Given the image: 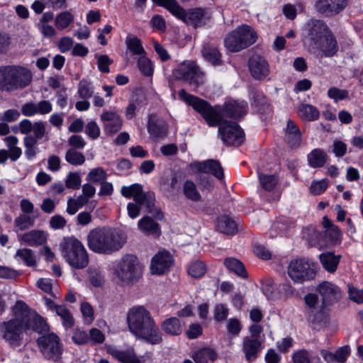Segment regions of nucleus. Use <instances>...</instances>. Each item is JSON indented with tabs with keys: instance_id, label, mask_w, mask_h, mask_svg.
<instances>
[{
	"instance_id": "obj_1",
	"label": "nucleus",
	"mask_w": 363,
	"mask_h": 363,
	"mask_svg": "<svg viewBox=\"0 0 363 363\" xmlns=\"http://www.w3.org/2000/svg\"><path fill=\"white\" fill-rule=\"evenodd\" d=\"M178 95L181 99L199 113L211 127H216L222 121H225V116L237 120L247 113V104L243 101H228L225 103L223 108H220L211 106L208 101L187 93L183 89L178 91Z\"/></svg>"
},
{
	"instance_id": "obj_2",
	"label": "nucleus",
	"mask_w": 363,
	"mask_h": 363,
	"mask_svg": "<svg viewBox=\"0 0 363 363\" xmlns=\"http://www.w3.org/2000/svg\"><path fill=\"white\" fill-rule=\"evenodd\" d=\"M126 321L130 332L137 338L151 345L162 341V334L149 311L143 306H133L127 313Z\"/></svg>"
},
{
	"instance_id": "obj_3",
	"label": "nucleus",
	"mask_w": 363,
	"mask_h": 363,
	"mask_svg": "<svg viewBox=\"0 0 363 363\" xmlns=\"http://www.w3.org/2000/svg\"><path fill=\"white\" fill-rule=\"evenodd\" d=\"M14 317L0 323L1 337L11 347L21 345L23 332L29 330L30 318L27 304L23 301H17L12 308Z\"/></svg>"
},
{
	"instance_id": "obj_4",
	"label": "nucleus",
	"mask_w": 363,
	"mask_h": 363,
	"mask_svg": "<svg viewBox=\"0 0 363 363\" xmlns=\"http://www.w3.org/2000/svg\"><path fill=\"white\" fill-rule=\"evenodd\" d=\"M125 242V235L116 229L95 228L87 235L89 248L99 254L111 255L119 251Z\"/></svg>"
},
{
	"instance_id": "obj_5",
	"label": "nucleus",
	"mask_w": 363,
	"mask_h": 363,
	"mask_svg": "<svg viewBox=\"0 0 363 363\" xmlns=\"http://www.w3.org/2000/svg\"><path fill=\"white\" fill-rule=\"evenodd\" d=\"M33 74L29 69L21 65L0 67V89L13 91L29 86Z\"/></svg>"
},
{
	"instance_id": "obj_6",
	"label": "nucleus",
	"mask_w": 363,
	"mask_h": 363,
	"mask_svg": "<svg viewBox=\"0 0 363 363\" xmlns=\"http://www.w3.org/2000/svg\"><path fill=\"white\" fill-rule=\"evenodd\" d=\"M113 274L122 285H133L143 275V265L133 254H126L116 261Z\"/></svg>"
},
{
	"instance_id": "obj_7",
	"label": "nucleus",
	"mask_w": 363,
	"mask_h": 363,
	"mask_svg": "<svg viewBox=\"0 0 363 363\" xmlns=\"http://www.w3.org/2000/svg\"><path fill=\"white\" fill-rule=\"evenodd\" d=\"M163 5L174 16L194 28L203 26L211 17L206 9L196 8L186 11L175 0H163Z\"/></svg>"
},
{
	"instance_id": "obj_8",
	"label": "nucleus",
	"mask_w": 363,
	"mask_h": 363,
	"mask_svg": "<svg viewBox=\"0 0 363 363\" xmlns=\"http://www.w3.org/2000/svg\"><path fill=\"white\" fill-rule=\"evenodd\" d=\"M62 256L74 268H85L89 263V257L82 243L73 237L64 238L60 244Z\"/></svg>"
},
{
	"instance_id": "obj_9",
	"label": "nucleus",
	"mask_w": 363,
	"mask_h": 363,
	"mask_svg": "<svg viewBox=\"0 0 363 363\" xmlns=\"http://www.w3.org/2000/svg\"><path fill=\"white\" fill-rule=\"evenodd\" d=\"M121 194L127 199L133 198L134 201L139 205H145L146 211L151 213L155 218L162 220L163 213L160 208L155 207V199L152 192L145 193L143 190L142 185L133 184L130 186H123L121 189Z\"/></svg>"
},
{
	"instance_id": "obj_10",
	"label": "nucleus",
	"mask_w": 363,
	"mask_h": 363,
	"mask_svg": "<svg viewBox=\"0 0 363 363\" xmlns=\"http://www.w3.org/2000/svg\"><path fill=\"white\" fill-rule=\"evenodd\" d=\"M257 39V35L253 28L242 25L225 36L224 45L228 51L236 52L254 44Z\"/></svg>"
},
{
	"instance_id": "obj_11",
	"label": "nucleus",
	"mask_w": 363,
	"mask_h": 363,
	"mask_svg": "<svg viewBox=\"0 0 363 363\" xmlns=\"http://www.w3.org/2000/svg\"><path fill=\"white\" fill-rule=\"evenodd\" d=\"M174 77L188 83L194 88L204 85L206 74L194 60H185L181 62L172 71Z\"/></svg>"
},
{
	"instance_id": "obj_12",
	"label": "nucleus",
	"mask_w": 363,
	"mask_h": 363,
	"mask_svg": "<svg viewBox=\"0 0 363 363\" xmlns=\"http://www.w3.org/2000/svg\"><path fill=\"white\" fill-rule=\"evenodd\" d=\"M37 345L43 357L47 360L58 362L62 354V342L54 333L40 336L36 340Z\"/></svg>"
},
{
	"instance_id": "obj_13",
	"label": "nucleus",
	"mask_w": 363,
	"mask_h": 363,
	"mask_svg": "<svg viewBox=\"0 0 363 363\" xmlns=\"http://www.w3.org/2000/svg\"><path fill=\"white\" fill-rule=\"evenodd\" d=\"M330 31V28L323 21L311 18L303 26V41L312 50Z\"/></svg>"
},
{
	"instance_id": "obj_14",
	"label": "nucleus",
	"mask_w": 363,
	"mask_h": 363,
	"mask_svg": "<svg viewBox=\"0 0 363 363\" xmlns=\"http://www.w3.org/2000/svg\"><path fill=\"white\" fill-rule=\"evenodd\" d=\"M287 272L293 281L298 284L311 281L316 275L313 263L305 259L291 260L289 264Z\"/></svg>"
},
{
	"instance_id": "obj_15",
	"label": "nucleus",
	"mask_w": 363,
	"mask_h": 363,
	"mask_svg": "<svg viewBox=\"0 0 363 363\" xmlns=\"http://www.w3.org/2000/svg\"><path fill=\"white\" fill-rule=\"evenodd\" d=\"M217 126H218V134L224 144L240 146L244 142V131L237 123L222 121Z\"/></svg>"
},
{
	"instance_id": "obj_16",
	"label": "nucleus",
	"mask_w": 363,
	"mask_h": 363,
	"mask_svg": "<svg viewBox=\"0 0 363 363\" xmlns=\"http://www.w3.org/2000/svg\"><path fill=\"white\" fill-rule=\"evenodd\" d=\"M317 291L321 296L323 311L325 308L338 302L342 298L340 289L330 281H322L317 286Z\"/></svg>"
},
{
	"instance_id": "obj_17",
	"label": "nucleus",
	"mask_w": 363,
	"mask_h": 363,
	"mask_svg": "<svg viewBox=\"0 0 363 363\" xmlns=\"http://www.w3.org/2000/svg\"><path fill=\"white\" fill-rule=\"evenodd\" d=\"M349 0H317L315 8L325 16H333L341 13L347 6Z\"/></svg>"
},
{
	"instance_id": "obj_18",
	"label": "nucleus",
	"mask_w": 363,
	"mask_h": 363,
	"mask_svg": "<svg viewBox=\"0 0 363 363\" xmlns=\"http://www.w3.org/2000/svg\"><path fill=\"white\" fill-rule=\"evenodd\" d=\"M173 262V257L169 252H159L152 259L150 267L152 273L157 275L164 274L169 270Z\"/></svg>"
},
{
	"instance_id": "obj_19",
	"label": "nucleus",
	"mask_w": 363,
	"mask_h": 363,
	"mask_svg": "<svg viewBox=\"0 0 363 363\" xmlns=\"http://www.w3.org/2000/svg\"><path fill=\"white\" fill-rule=\"evenodd\" d=\"M250 72L255 79H263L269 73L267 61L259 55H253L248 61Z\"/></svg>"
},
{
	"instance_id": "obj_20",
	"label": "nucleus",
	"mask_w": 363,
	"mask_h": 363,
	"mask_svg": "<svg viewBox=\"0 0 363 363\" xmlns=\"http://www.w3.org/2000/svg\"><path fill=\"white\" fill-rule=\"evenodd\" d=\"M314 51H319L322 56L325 57H332L335 56L339 50V46L336 38L331 30L328 35L322 39L318 45L313 49Z\"/></svg>"
},
{
	"instance_id": "obj_21",
	"label": "nucleus",
	"mask_w": 363,
	"mask_h": 363,
	"mask_svg": "<svg viewBox=\"0 0 363 363\" xmlns=\"http://www.w3.org/2000/svg\"><path fill=\"white\" fill-rule=\"evenodd\" d=\"M189 167L199 172L211 173L218 179H221L224 177L223 169L217 160H208L203 162H195L191 163Z\"/></svg>"
},
{
	"instance_id": "obj_22",
	"label": "nucleus",
	"mask_w": 363,
	"mask_h": 363,
	"mask_svg": "<svg viewBox=\"0 0 363 363\" xmlns=\"http://www.w3.org/2000/svg\"><path fill=\"white\" fill-rule=\"evenodd\" d=\"M18 240L30 247H39L46 243L48 233L42 230H31L17 235Z\"/></svg>"
},
{
	"instance_id": "obj_23",
	"label": "nucleus",
	"mask_w": 363,
	"mask_h": 363,
	"mask_svg": "<svg viewBox=\"0 0 363 363\" xmlns=\"http://www.w3.org/2000/svg\"><path fill=\"white\" fill-rule=\"evenodd\" d=\"M148 133L155 138H164L168 133L167 125L165 121L156 115L152 114L149 116L147 122Z\"/></svg>"
},
{
	"instance_id": "obj_24",
	"label": "nucleus",
	"mask_w": 363,
	"mask_h": 363,
	"mask_svg": "<svg viewBox=\"0 0 363 363\" xmlns=\"http://www.w3.org/2000/svg\"><path fill=\"white\" fill-rule=\"evenodd\" d=\"M262 342L257 338H250L249 336L242 339V350L247 362L255 360L261 351Z\"/></svg>"
},
{
	"instance_id": "obj_25",
	"label": "nucleus",
	"mask_w": 363,
	"mask_h": 363,
	"mask_svg": "<svg viewBox=\"0 0 363 363\" xmlns=\"http://www.w3.org/2000/svg\"><path fill=\"white\" fill-rule=\"evenodd\" d=\"M284 135L285 140L291 147L295 148L301 145L302 134L298 126L292 120L287 121Z\"/></svg>"
},
{
	"instance_id": "obj_26",
	"label": "nucleus",
	"mask_w": 363,
	"mask_h": 363,
	"mask_svg": "<svg viewBox=\"0 0 363 363\" xmlns=\"http://www.w3.org/2000/svg\"><path fill=\"white\" fill-rule=\"evenodd\" d=\"M201 54L203 57L213 66H219L223 63L221 53L216 45L210 43H204Z\"/></svg>"
},
{
	"instance_id": "obj_27",
	"label": "nucleus",
	"mask_w": 363,
	"mask_h": 363,
	"mask_svg": "<svg viewBox=\"0 0 363 363\" xmlns=\"http://www.w3.org/2000/svg\"><path fill=\"white\" fill-rule=\"evenodd\" d=\"M101 118L105 123V130L109 133H115L121 129L122 120L117 113L106 112L101 114Z\"/></svg>"
},
{
	"instance_id": "obj_28",
	"label": "nucleus",
	"mask_w": 363,
	"mask_h": 363,
	"mask_svg": "<svg viewBox=\"0 0 363 363\" xmlns=\"http://www.w3.org/2000/svg\"><path fill=\"white\" fill-rule=\"evenodd\" d=\"M110 354L123 363H140V359L136 356L134 350L130 348L126 350L111 349Z\"/></svg>"
},
{
	"instance_id": "obj_29",
	"label": "nucleus",
	"mask_w": 363,
	"mask_h": 363,
	"mask_svg": "<svg viewBox=\"0 0 363 363\" xmlns=\"http://www.w3.org/2000/svg\"><path fill=\"white\" fill-rule=\"evenodd\" d=\"M320 261L323 268L330 273L336 271L341 258L340 255H335L332 252H325L319 256Z\"/></svg>"
},
{
	"instance_id": "obj_30",
	"label": "nucleus",
	"mask_w": 363,
	"mask_h": 363,
	"mask_svg": "<svg viewBox=\"0 0 363 363\" xmlns=\"http://www.w3.org/2000/svg\"><path fill=\"white\" fill-rule=\"evenodd\" d=\"M191 357L196 363H209L217 358V354L213 349L204 347L195 351Z\"/></svg>"
},
{
	"instance_id": "obj_31",
	"label": "nucleus",
	"mask_w": 363,
	"mask_h": 363,
	"mask_svg": "<svg viewBox=\"0 0 363 363\" xmlns=\"http://www.w3.org/2000/svg\"><path fill=\"white\" fill-rule=\"evenodd\" d=\"M161 328L169 335H179L182 332L180 320L175 317L165 319L161 324Z\"/></svg>"
},
{
	"instance_id": "obj_32",
	"label": "nucleus",
	"mask_w": 363,
	"mask_h": 363,
	"mask_svg": "<svg viewBox=\"0 0 363 363\" xmlns=\"http://www.w3.org/2000/svg\"><path fill=\"white\" fill-rule=\"evenodd\" d=\"M298 114L303 120L313 121L319 118L320 112L313 105L302 104L298 107Z\"/></svg>"
},
{
	"instance_id": "obj_33",
	"label": "nucleus",
	"mask_w": 363,
	"mask_h": 363,
	"mask_svg": "<svg viewBox=\"0 0 363 363\" xmlns=\"http://www.w3.org/2000/svg\"><path fill=\"white\" fill-rule=\"evenodd\" d=\"M224 264L229 271L234 272L238 276L244 279L247 278V272L245 266L239 259L228 257L225 259Z\"/></svg>"
},
{
	"instance_id": "obj_34",
	"label": "nucleus",
	"mask_w": 363,
	"mask_h": 363,
	"mask_svg": "<svg viewBox=\"0 0 363 363\" xmlns=\"http://www.w3.org/2000/svg\"><path fill=\"white\" fill-rule=\"evenodd\" d=\"M216 228L222 233L230 235L237 230L235 222L227 216H220L217 220Z\"/></svg>"
},
{
	"instance_id": "obj_35",
	"label": "nucleus",
	"mask_w": 363,
	"mask_h": 363,
	"mask_svg": "<svg viewBox=\"0 0 363 363\" xmlns=\"http://www.w3.org/2000/svg\"><path fill=\"white\" fill-rule=\"evenodd\" d=\"M327 160V155L324 150L317 148L308 155V164L313 168L323 167Z\"/></svg>"
},
{
	"instance_id": "obj_36",
	"label": "nucleus",
	"mask_w": 363,
	"mask_h": 363,
	"mask_svg": "<svg viewBox=\"0 0 363 363\" xmlns=\"http://www.w3.org/2000/svg\"><path fill=\"white\" fill-rule=\"evenodd\" d=\"M27 309L30 318V325L29 329L32 328L35 332L38 333H42L48 330L49 327L45 320L43 317L38 315L32 314L28 306L27 305Z\"/></svg>"
},
{
	"instance_id": "obj_37",
	"label": "nucleus",
	"mask_w": 363,
	"mask_h": 363,
	"mask_svg": "<svg viewBox=\"0 0 363 363\" xmlns=\"http://www.w3.org/2000/svg\"><path fill=\"white\" fill-rule=\"evenodd\" d=\"M139 229L148 234H157L160 232V225L150 216H144L138 223Z\"/></svg>"
},
{
	"instance_id": "obj_38",
	"label": "nucleus",
	"mask_w": 363,
	"mask_h": 363,
	"mask_svg": "<svg viewBox=\"0 0 363 363\" xmlns=\"http://www.w3.org/2000/svg\"><path fill=\"white\" fill-rule=\"evenodd\" d=\"M14 257L15 259L22 260L28 267H34L36 265V257L31 249H19L16 251Z\"/></svg>"
},
{
	"instance_id": "obj_39",
	"label": "nucleus",
	"mask_w": 363,
	"mask_h": 363,
	"mask_svg": "<svg viewBox=\"0 0 363 363\" xmlns=\"http://www.w3.org/2000/svg\"><path fill=\"white\" fill-rule=\"evenodd\" d=\"M128 49L134 55L143 56L146 54L141 40L138 37H128L125 40Z\"/></svg>"
},
{
	"instance_id": "obj_40",
	"label": "nucleus",
	"mask_w": 363,
	"mask_h": 363,
	"mask_svg": "<svg viewBox=\"0 0 363 363\" xmlns=\"http://www.w3.org/2000/svg\"><path fill=\"white\" fill-rule=\"evenodd\" d=\"M35 217L21 214L14 220V225L19 230H26L34 225Z\"/></svg>"
},
{
	"instance_id": "obj_41",
	"label": "nucleus",
	"mask_w": 363,
	"mask_h": 363,
	"mask_svg": "<svg viewBox=\"0 0 363 363\" xmlns=\"http://www.w3.org/2000/svg\"><path fill=\"white\" fill-rule=\"evenodd\" d=\"M183 191L185 196L192 201L198 202L201 199L199 192L197 191L196 184L190 180H187L184 184Z\"/></svg>"
},
{
	"instance_id": "obj_42",
	"label": "nucleus",
	"mask_w": 363,
	"mask_h": 363,
	"mask_svg": "<svg viewBox=\"0 0 363 363\" xmlns=\"http://www.w3.org/2000/svg\"><path fill=\"white\" fill-rule=\"evenodd\" d=\"M74 21V16L66 11L58 13L55 18V25L58 30L67 28Z\"/></svg>"
},
{
	"instance_id": "obj_43",
	"label": "nucleus",
	"mask_w": 363,
	"mask_h": 363,
	"mask_svg": "<svg viewBox=\"0 0 363 363\" xmlns=\"http://www.w3.org/2000/svg\"><path fill=\"white\" fill-rule=\"evenodd\" d=\"M55 313L62 320V324L66 328H70L74 325V318L70 311L66 308L65 305H60L57 308Z\"/></svg>"
},
{
	"instance_id": "obj_44",
	"label": "nucleus",
	"mask_w": 363,
	"mask_h": 363,
	"mask_svg": "<svg viewBox=\"0 0 363 363\" xmlns=\"http://www.w3.org/2000/svg\"><path fill=\"white\" fill-rule=\"evenodd\" d=\"M23 144L26 158L29 160H33L38 152L37 147L38 142L31 137H25L23 138Z\"/></svg>"
},
{
	"instance_id": "obj_45",
	"label": "nucleus",
	"mask_w": 363,
	"mask_h": 363,
	"mask_svg": "<svg viewBox=\"0 0 363 363\" xmlns=\"http://www.w3.org/2000/svg\"><path fill=\"white\" fill-rule=\"evenodd\" d=\"M206 272V266L200 260L193 262L188 268L189 274L194 278H200Z\"/></svg>"
},
{
	"instance_id": "obj_46",
	"label": "nucleus",
	"mask_w": 363,
	"mask_h": 363,
	"mask_svg": "<svg viewBox=\"0 0 363 363\" xmlns=\"http://www.w3.org/2000/svg\"><path fill=\"white\" fill-rule=\"evenodd\" d=\"M66 161L72 165H81L85 162L84 155L74 149H69L65 155Z\"/></svg>"
},
{
	"instance_id": "obj_47",
	"label": "nucleus",
	"mask_w": 363,
	"mask_h": 363,
	"mask_svg": "<svg viewBox=\"0 0 363 363\" xmlns=\"http://www.w3.org/2000/svg\"><path fill=\"white\" fill-rule=\"evenodd\" d=\"M252 106H255L259 112H264L269 107V104L263 94L258 91H255L252 94Z\"/></svg>"
},
{
	"instance_id": "obj_48",
	"label": "nucleus",
	"mask_w": 363,
	"mask_h": 363,
	"mask_svg": "<svg viewBox=\"0 0 363 363\" xmlns=\"http://www.w3.org/2000/svg\"><path fill=\"white\" fill-rule=\"evenodd\" d=\"M107 174L105 170L102 167H96L92 169L86 177L88 182L94 183H101L103 181L106 180Z\"/></svg>"
},
{
	"instance_id": "obj_49",
	"label": "nucleus",
	"mask_w": 363,
	"mask_h": 363,
	"mask_svg": "<svg viewBox=\"0 0 363 363\" xmlns=\"http://www.w3.org/2000/svg\"><path fill=\"white\" fill-rule=\"evenodd\" d=\"M138 67L145 76L150 77L153 74V65L152 62L145 56H140L138 60Z\"/></svg>"
},
{
	"instance_id": "obj_50",
	"label": "nucleus",
	"mask_w": 363,
	"mask_h": 363,
	"mask_svg": "<svg viewBox=\"0 0 363 363\" xmlns=\"http://www.w3.org/2000/svg\"><path fill=\"white\" fill-rule=\"evenodd\" d=\"M143 96L134 94L130 98L128 106L126 108V116L128 119H131L135 116V113L138 106L143 101Z\"/></svg>"
},
{
	"instance_id": "obj_51",
	"label": "nucleus",
	"mask_w": 363,
	"mask_h": 363,
	"mask_svg": "<svg viewBox=\"0 0 363 363\" xmlns=\"http://www.w3.org/2000/svg\"><path fill=\"white\" fill-rule=\"evenodd\" d=\"M77 93L81 99H88L91 97L94 94L93 86L86 81H81L78 85Z\"/></svg>"
},
{
	"instance_id": "obj_52",
	"label": "nucleus",
	"mask_w": 363,
	"mask_h": 363,
	"mask_svg": "<svg viewBox=\"0 0 363 363\" xmlns=\"http://www.w3.org/2000/svg\"><path fill=\"white\" fill-rule=\"evenodd\" d=\"M259 179L262 188L267 191H272L277 184V179L274 175L260 174Z\"/></svg>"
},
{
	"instance_id": "obj_53",
	"label": "nucleus",
	"mask_w": 363,
	"mask_h": 363,
	"mask_svg": "<svg viewBox=\"0 0 363 363\" xmlns=\"http://www.w3.org/2000/svg\"><path fill=\"white\" fill-rule=\"evenodd\" d=\"M328 96L337 102L347 99L349 97V92L346 89H341L333 86L328 89Z\"/></svg>"
},
{
	"instance_id": "obj_54",
	"label": "nucleus",
	"mask_w": 363,
	"mask_h": 363,
	"mask_svg": "<svg viewBox=\"0 0 363 363\" xmlns=\"http://www.w3.org/2000/svg\"><path fill=\"white\" fill-rule=\"evenodd\" d=\"M32 131L33 132V135H29L26 137H31L37 142L38 140L42 139L45 134V126L44 122H35L33 123V128L32 129Z\"/></svg>"
},
{
	"instance_id": "obj_55",
	"label": "nucleus",
	"mask_w": 363,
	"mask_h": 363,
	"mask_svg": "<svg viewBox=\"0 0 363 363\" xmlns=\"http://www.w3.org/2000/svg\"><path fill=\"white\" fill-rule=\"evenodd\" d=\"M226 328L228 333L231 335L238 336L242 328V325L238 318H230L228 321Z\"/></svg>"
},
{
	"instance_id": "obj_56",
	"label": "nucleus",
	"mask_w": 363,
	"mask_h": 363,
	"mask_svg": "<svg viewBox=\"0 0 363 363\" xmlns=\"http://www.w3.org/2000/svg\"><path fill=\"white\" fill-rule=\"evenodd\" d=\"M79 175L74 172H69L65 179V185L68 189H77L81 185Z\"/></svg>"
},
{
	"instance_id": "obj_57",
	"label": "nucleus",
	"mask_w": 363,
	"mask_h": 363,
	"mask_svg": "<svg viewBox=\"0 0 363 363\" xmlns=\"http://www.w3.org/2000/svg\"><path fill=\"white\" fill-rule=\"evenodd\" d=\"M328 182L326 179L313 181L310 187V191L314 195L323 193L328 188Z\"/></svg>"
},
{
	"instance_id": "obj_58",
	"label": "nucleus",
	"mask_w": 363,
	"mask_h": 363,
	"mask_svg": "<svg viewBox=\"0 0 363 363\" xmlns=\"http://www.w3.org/2000/svg\"><path fill=\"white\" fill-rule=\"evenodd\" d=\"M214 318L218 322H223L226 320L228 315V308L224 304H217L214 308Z\"/></svg>"
},
{
	"instance_id": "obj_59",
	"label": "nucleus",
	"mask_w": 363,
	"mask_h": 363,
	"mask_svg": "<svg viewBox=\"0 0 363 363\" xmlns=\"http://www.w3.org/2000/svg\"><path fill=\"white\" fill-rule=\"evenodd\" d=\"M89 342H91L92 344H101L105 340L104 334L98 328H94L89 330Z\"/></svg>"
},
{
	"instance_id": "obj_60",
	"label": "nucleus",
	"mask_w": 363,
	"mask_h": 363,
	"mask_svg": "<svg viewBox=\"0 0 363 363\" xmlns=\"http://www.w3.org/2000/svg\"><path fill=\"white\" fill-rule=\"evenodd\" d=\"M72 339L73 342L78 345L89 343V335L84 330L79 329L74 330Z\"/></svg>"
},
{
	"instance_id": "obj_61",
	"label": "nucleus",
	"mask_w": 363,
	"mask_h": 363,
	"mask_svg": "<svg viewBox=\"0 0 363 363\" xmlns=\"http://www.w3.org/2000/svg\"><path fill=\"white\" fill-rule=\"evenodd\" d=\"M113 63V60L106 55H102L97 58V65L99 69L104 73L110 72L109 65Z\"/></svg>"
},
{
	"instance_id": "obj_62",
	"label": "nucleus",
	"mask_w": 363,
	"mask_h": 363,
	"mask_svg": "<svg viewBox=\"0 0 363 363\" xmlns=\"http://www.w3.org/2000/svg\"><path fill=\"white\" fill-rule=\"evenodd\" d=\"M80 310L88 323H92L94 319L93 307L89 303L83 302L81 304Z\"/></svg>"
},
{
	"instance_id": "obj_63",
	"label": "nucleus",
	"mask_w": 363,
	"mask_h": 363,
	"mask_svg": "<svg viewBox=\"0 0 363 363\" xmlns=\"http://www.w3.org/2000/svg\"><path fill=\"white\" fill-rule=\"evenodd\" d=\"M294 363H311L309 353L306 350H300L292 356Z\"/></svg>"
},
{
	"instance_id": "obj_64",
	"label": "nucleus",
	"mask_w": 363,
	"mask_h": 363,
	"mask_svg": "<svg viewBox=\"0 0 363 363\" xmlns=\"http://www.w3.org/2000/svg\"><path fill=\"white\" fill-rule=\"evenodd\" d=\"M85 132L93 140L98 138L100 135V128L94 121H90L86 124Z\"/></svg>"
}]
</instances>
